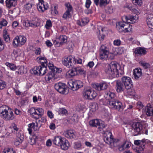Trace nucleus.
I'll list each match as a JSON object with an SVG mask.
<instances>
[{
    "label": "nucleus",
    "mask_w": 153,
    "mask_h": 153,
    "mask_svg": "<svg viewBox=\"0 0 153 153\" xmlns=\"http://www.w3.org/2000/svg\"><path fill=\"white\" fill-rule=\"evenodd\" d=\"M120 66L115 62H112L110 64H108L105 70V72L111 76L114 75L116 77H119V73L122 75L121 70H120Z\"/></svg>",
    "instance_id": "nucleus-1"
},
{
    "label": "nucleus",
    "mask_w": 153,
    "mask_h": 153,
    "mask_svg": "<svg viewBox=\"0 0 153 153\" xmlns=\"http://www.w3.org/2000/svg\"><path fill=\"white\" fill-rule=\"evenodd\" d=\"M1 116L6 120H13L14 118L13 113L9 107L4 105L0 108Z\"/></svg>",
    "instance_id": "nucleus-2"
},
{
    "label": "nucleus",
    "mask_w": 153,
    "mask_h": 153,
    "mask_svg": "<svg viewBox=\"0 0 153 153\" xmlns=\"http://www.w3.org/2000/svg\"><path fill=\"white\" fill-rule=\"evenodd\" d=\"M104 141L109 145V147L111 149H114L118 145V141L114 140L111 133L108 131L105 133L104 135Z\"/></svg>",
    "instance_id": "nucleus-3"
},
{
    "label": "nucleus",
    "mask_w": 153,
    "mask_h": 153,
    "mask_svg": "<svg viewBox=\"0 0 153 153\" xmlns=\"http://www.w3.org/2000/svg\"><path fill=\"white\" fill-rule=\"evenodd\" d=\"M76 62L75 57L71 56L65 57L62 59V63L64 65L68 68H72Z\"/></svg>",
    "instance_id": "nucleus-4"
},
{
    "label": "nucleus",
    "mask_w": 153,
    "mask_h": 153,
    "mask_svg": "<svg viewBox=\"0 0 153 153\" xmlns=\"http://www.w3.org/2000/svg\"><path fill=\"white\" fill-rule=\"evenodd\" d=\"M112 108L116 109L118 111H122L123 109V106L122 103L119 100L114 99L109 101L108 103Z\"/></svg>",
    "instance_id": "nucleus-5"
},
{
    "label": "nucleus",
    "mask_w": 153,
    "mask_h": 153,
    "mask_svg": "<svg viewBox=\"0 0 153 153\" xmlns=\"http://www.w3.org/2000/svg\"><path fill=\"white\" fill-rule=\"evenodd\" d=\"M26 39L23 36H16L13 39V44L15 47L21 46L26 42Z\"/></svg>",
    "instance_id": "nucleus-6"
},
{
    "label": "nucleus",
    "mask_w": 153,
    "mask_h": 153,
    "mask_svg": "<svg viewBox=\"0 0 153 153\" xmlns=\"http://www.w3.org/2000/svg\"><path fill=\"white\" fill-rule=\"evenodd\" d=\"M55 89L59 93L66 94L68 93V88L66 85L64 83L59 82L54 85Z\"/></svg>",
    "instance_id": "nucleus-7"
},
{
    "label": "nucleus",
    "mask_w": 153,
    "mask_h": 153,
    "mask_svg": "<svg viewBox=\"0 0 153 153\" xmlns=\"http://www.w3.org/2000/svg\"><path fill=\"white\" fill-rule=\"evenodd\" d=\"M67 40V37L64 35L60 36L56 39L53 40V43L57 47H59L66 43Z\"/></svg>",
    "instance_id": "nucleus-8"
},
{
    "label": "nucleus",
    "mask_w": 153,
    "mask_h": 153,
    "mask_svg": "<svg viewBox=\"0 0 153 153\" xmlns=\"http://www.w3.org/2000/svg\"><path fill=\"white\" fill-rule=\"evenodd\" d=\"M132 131H134V136L140 134L142 132V125L140 123L137 122L134 123L132 126Z\"/></svg>",
    "instance_id": "nucleus-9"
},
{
    "label": "nucleus",
    "mask_w": 153,
    "mask_h": 153,
    "mask_svg": "<svg viewBox=\"0 0 153 153\" xmlns=\"http://www.w3.org/2000/svg\"><path fill=\"white\" fill-rule=\"evenodd\" d=\"M69 87L73 91L77 90L83 86L82 82L80 80L71 81L69 82Z\"/></svg>",
    "instance_id": "nucleus-10"
},
{
    "label": "nucleus",
    "mask_w": 153,
    "mask_h": 153,
    "mask_svg": "<svg viewBox=\"0 0 153 153\" xmlns=\"http://www.w3.org/2000/svg\"><path fill=\"white\" fill-rule=\"evenodd\" d=\"M109 53V49L108 48L104 45H102L100 48V57L101 59H106L108 58Z\"/></svg>",
    "instance_id": "nucleus-11"
},
{
    "label": "nucleus",
    "mask_w": 153,
    "mask_h": 153,
    "mask_svg": "<svg viewBox=\"0 0 153 153\" xmlns=\"http://www.w3.org/2000/svg\"><path fill=\"white\" fill-rule=\"evenodd\" d=\"M121 82L126 87V89L128 90L131 88L132 85V82L130 77L123 76L121 78Z\"/></svg>",
    "instance_id": "nucleus-12"
},
{
    "label": "nucleus",
    "mask_w": 153,
    "mask_h": 153,
    "mask_svg": "<svg viewBox=\"0 0 153 153\" xmlns=\"http://www.w3.org/2000/svg\"><path fill=\"white\" fill-rule=\"evenodd\" d=\"M97 95L95 91L89 89L85 90L84 94L85 98L90 100L94 99L97 96Z\"/></svg>",
    "instance_id": "nucleus-13"
},
{
    "label": "nucleus",
    "mask_w": 153,
    "mask_h": 153,
    "mask_svg": "<svg viewBox=\"0 0 153 153\" xmlns=\"http://www.w3.org/2000/svg\"><path fill=\"white\" fill-rule=\"evenodd\" d=\"M138 16L137 15L135 16L128 15L127 16H125L123 17V20H126V22L130 23H134L137 22L138 21Z\"/></svg>",
    "instance_id": "nucleus-14"
},
{
    "label": "nucleus",
    "mask_w": 153,
    "mask_h": 153,
    "mask_svg": "<svg viewBox=\"0 0 153 153\" xmlns=\"http://www.w3.org/2000/svg\"><path fill=\"white\" fill-rule=\"evenodd\" d=\"M124 22H120L117 24L116 28L120 32H126V29L128 27V24Z\"/></svg>",
    "instance_id": "nucleus-15"
},
{
    "label": "nucleus",
    "mask_w": 153,
    "mask_h": 153,
    "mask_svg": "<svg viewBox=\"0 0 153 153\" xmlns=\"http://www.w3.org/2000/svg\"><path fill=\"white\" fill-rule=\"evenodd\" d=\"M108 86V85L105 82L96 83L93 85V87L96 90L101 91L106 90Z\"/></svg>",
    "instance_id": "nucleus-16"
},
{
    "label": "nucleus",
    "mask_w": 153,
    "mask_h": 153,
    "mask_svg": "<svg viewBox=\"0 0 153 153\" xmlns=\"http://www.w3.org/2000/svg\"><path fill=\"white\" fill-rule=\"evenodd\" d=\"M115 89L117 92L121 93L124 91L126 87L121 81L118 80L116 82Z\"/></svg>",
    "instance_id": "nucleus-17"
},
{
    "label": "nucleus",
    "mask_w": 153,
    "mask_h": 153,
    "mask_svg": "<svg viewBox=\"0 0 153 153\" xmlns=\"http://www.w3.org/2000/svg\"><path fill=\"white\" fill-rule=\"evenodd\" d=\"M16 137L14 143L15 145L17 146L22 143L24 139V136L19 132H18L16 133Z\"/></svg>",
    "instance_id": "nucleus-18"
},
{
    "label": "nucleus",
    "mask_w": 153,
    "mask_h": 153,
    "mask_svg": "<svg viewBox=\"0 0 153 153\" xmlns=\"http://www.w3.org/2000/svg\"><path fill=\"white\" fill-rule=\"evenodd\" d=\"M134 144L136 145H140L139 147V151H142L145 148V146L146 143L145 140L143 139L141 140H134Z\"/></svg>",
    "instance_id": "nucleus-19"
},
{
    "label": "nucleus",
    "mask_w": 153,
    "mask_h": 153,
    "mask_svg": "<svg viewBox=\"0 0 153 153\" xmlns=\"http://www.w3.org/2000/svg\"><path fill=\"white\" fill-rule=\"evenodd\" d=\"M37 7L39 12L43 13L47 10L48 7V4L47 2L43 4H38L37 5Z\"/></svg>",
    "instance_id": "nucleus-20"
},
{
    "label": "nucleus",
    "mask_w": 153,
    "mask_h": 153,
    "mask_svg": "<svg viewBox=\"0 0 153 153\" xmlns=\"http://www.w3.org/2000/svg\"><path fill=\"white\" fill-rule=\"evenodd\" d=\"M145 111L148 116H151L153 115V107L150 104H148L146 106Z\"/></svg>",
    "instance_id": "nucleus-21"
},
{
    "label": "nucleus",
    "mask_w": 153,
    "mask_h": 153,
    "mask_svg": "<svg viewBox=\"0 0 153 153\" xmlns=\"http://www.w3.org/2000/svg\"><path fill=\"white\" fill-rule=\"evenodd\" d=\"M65 137L69 138H73L75 137L74 131L72 130H66L63 134Z\"/></svg>",
    "instance_id": "nucleus-22"
},
{
    "label": "nucleus",
    "mask_w": 153,
    "mask_h": 153,
    "mask_svg": "<svg viewBox=\"0 0 153 153\" xmlns=\"http://www.w3.org/2000/svg\"><path fill=\"white\" fill-rule=\"evenodd\" d=\"M39 127L38 126L37 123H36V125L34 123L29 124L28 125V128L27 129L29 134H31L32 131V129L34 131H36L39 129Z\"/></svg>",
    "instance_id": "nucleus-23"
},
{
    "label": "nucleus",
    "mask_w": 153,
    "mask_h": 153,
    "mask_svg": "<svg viewBox=\"0 0 153 153\" xmlns=\"http://www.w3.org/2000/svg\"><path fill=\"white\" fill-rule=\"evenodd\" d=\"M17 0H6L5 1L6 6L10 8L12 7H15L17 4Z\"/></svg>",
    "instance_id": "nucleus-24"
},
{
    "label": "nucleus",
    "mask_w": 153,
    "mask_h": 153,
    "mask_svg": "<svg viewBox=\"0 0 153 153\" xmlns=\"http://www.w3.org/2000/svg\"><path fill=\"white\" fill-rule=\"evenodd\" d=\"M101 31L100 30H99V32H97L98 37L100 40H103L105 37V35H103V32H105L107 30L106 28L102 27L101 29Z\"/></svg>",
    "instance_id": "nucleus-25"
},
{
    "label": "nucleus",
    "mask_w": 153,
    "mask_h": 153,
    "mask_svg": "<svg viewBox=\"0 0 153 153\" xmlns=\"http://www.w3.org/2000/svg\"><path fill=\"white\" fill-rule=\"evenodd\" d=\"M61 145L59 146L61 147V148L64 150H67L69 147L70 146V145L68 141L66 140L65 138L62 142Z\"/></svg>",
    "instance_id": "nucleus-26"
},
{
    "label": "nucleus",
    "mask_w": 153,
    "mask_h": 153,
    "mask_svg": "<svg viewBox=\"0 0 153 153\" xmlns=\"http://www.w3.org/2000/svg\"><path fill=\"white\" fill-rule=\"evenodd\" d=\"M61 136H57L54 137L53 140V143L56 145L59 146L62 143V142L64 139Z\"/></svg>",
    "instance_id": "nucleus-27"
},
{
    "label": "nucleus",
    "mask_w": 153,
    "mask_h": 153,
    "mask_svg": "<svg viewBox=\"0 0 153 153\" xmlns=\"http://www.w3.org/2000/svg\"><path fill=\"white\" fill-rule=\"evenodd\" d=\"M136 54L143 55L146 53V51L145 48L138 47L136 48L135 51Z\"/></svg>",
    "instance_id": "nucleus-28"
},
{
    "label": "nucleus",
    "mask_w": 153,
    "mask_h": 153,
    "mask_svg": "<svg viewBox=\"0 0 153 153\" xmlns=\"http://www.w3.org/2000/svg\"><path fill=\"white\" fill-rule=\"evenodd\" d=\"M55 71H50L48 74L45 76V79L46 81H49L53 78L55 79Z\"/></svg>",
    "instance_id": "nucleus-29"
},
{
    "label": "nucleus",
    "mask_w": 153,
    "mask_h": 153,
    "mask_svg": "<svg viewBox=\"0 0 153 153\" xmlns=\"http://www.w3.org/2000/svg\"><path fill=\"white\" fill-rule=\"evenodd\" d=\"M78 74V73L76 71V67H75L74 68L69 70L67 73V75L69 76L70 77H72Z\"/></svg>",
    "instance_id": "nucleus-30"
},
{
    "label": "nucleus",
    "mask_w": 153,
    "mask_h": 153,
    "mask_svg": "<svg viewBox=\"0 0 153 153\" xmlns=\"http://www.w3.org/2000/svg\"><path fill=\"white\" fill-rule=\"evenodd\" d=\"M141 69L136 68L133 71V74L134 78L136 79H138L142 75Z\"/></svg>",
    "instance_id": "nucleus-31"
},
{
    "label": "nucleus",
    "mask_w": 153,
    "mask_h": 153,
    "mask_svg": "<svg viewBox=\"0 0 153 153\" xmlns=\"http://www.w3.org/2000/svg\"><path fill=\"white\" fill-rule=\"evenodd\" d=\"M100 122H101V120L97 119H94L90 120L89 122V124L91 126L97 127L99 126Z\"/></svg>",
    "instance_id": "nucleus-32"
},
{
    "label": "nucleus",
    "mask_w": 153,
    "mask_h": 153,
    "mask_svg": "<svg viewBox=\"0 0 153 153\" xmlns=\"http://www.w3.org/2000/svg\"><path fill=\"white\" fill-rule=\"evenodd\" d=\"M8 29L5 28L3 33V36L4 40L7 42H9L10 41V37L9 34L7 32Z\"/></svg>",
    "instance_id": "nucleus-33"
},
{
    "label": "nucleus",
    "mask_w": 153,
    "mask_h": 153,
    "mask_svg": "<svg viewBox=\"0 0 153 153\" xmlns=\"http://www.w3.org/2000/svg\"><path fill=\"white\" fill-rule=\"evenodd\" d=\"M36 113L35 114V116L34 117V118H38L39 117H41L44 113V110L41 108H39L36 109Z\"/></svg>",
    "instance_id": "nucleus-34"
},
{
    "label": "nucleus",
    "mask_w": 153,
    "mask_h": 153,
    "mask_svg": "<svg viewBox=\"0 0 153 153\" xmlns=\"http://www.w3.org/2000/svg\"><path fill=\"white\" fill-rule=\"evenodd\" d=\"M38 60H39L41 64V66H46L47 65V59L44 57H39L37 58Z\"/></svg>",
    "instance_id": "nucleus-35"
},
{
    "label": "nucleus",
    "mask_w": 153,
    "mask_h": 153,
    "mask_svg": "<svg viewBox=\"0 0 153 153\" xmlns=\"http://www.w3.org/2000/svg\"><path fill=\"white\" fill-rule=\"evenodd\" d=\"M39 75L42 76L46 73L47 71L46 66H39Z\"/></svg>",
    "instance_id": "nucleus-36"
},
{
    "label": "nucleus",
    "mask_w": 153,
    "mask_h": 153,
    "mask_svg": "<svg viewBox=\"0 0 153 153\" xmlns=\"http://www.w3.org/2000/svg\"><path fill=\"white\" fill-rule=\"evenodd\" d=\"M109 3V0H100L99 5L101 7H104Z\"/></svg>",
    "instance_id": "nucleus-37"
},
{
    "label": "nucleus",
    "mask_w": 153,
    "mask_h": 153,
    "mask_svg": "<svg viewBox=\"0 0 153 153\" xmlns=\"http://www.w3.org/2000/svg\"><path fill=\"white\" fill-rule=\"evenodd\" d=\"M65 5L66 7V11L71 13L73 11V7L71 4L69 3L65 4Z\"/></svg>",
    "instance_id": "nucleus-38"
},
{
    "label": "nucleus",
    "mask_w": 153,
    "mask_h": 153,
    "mask_svg": "<svg viewBox=\"0 0 153 153\" xmlns=\"http://www.w3.org/2000/svg\"><path fill=\"white\" fill-rule=\"evenodd\" d=\"M39 66H36L32 69V71L35 75H39Z\"/></svg>",
    "instance_id": "nucleus-39"
},
{
    "label": "nucleus",
    "mask_w": 153,
    "mask_h": 153,
    "mask_svg": "<svg viewBox=\"0 0 153 153\" xmlns=\"http://www.w3.org/2000/svg\"><path fill=\"white\" fill-rule=\"evenodd\" d=\"M76 71L78 73V74L81 75H83L85 76V71L83 69L80 68L79 67H76Z\"/></svg>",
    "instance_id": "nucleus-40"
},
{
    "label": "nucleus",
    "mask_w": 153,
    "mask_h": 153,
    "mask_svg": "<svg viewBox=\"0 0 153 153\" xmlns=\"http://www.w3.org/2000/svg\"><path fill=\"white\" fill-rule=\"evenodd\" d=\"M90 108L92 111H94L98 109V105L96 103H93L90 105Z\"/></svg>",
    "instance_id": "nucleus-41"
},
{
    "label": "nucleus",
    "mask_w": 153,
    "mask_h": 153,
    "mask_svg": "<svg viewBox=\"0 0 153 153\" xmlns=\"http://www.w3.org/2000/svg\"><path fill=\"white\" fill-rule=\"evenodd\" d=\"M58 113L59 114H64L65 115H67L68 114V112L64 108H60L59 110Z\"/></svg>",
    "instance_id": "nucleus-42"
},
{
    "label": "nucleus",
    "mask_w": 153,
    "mask_h": 153,
    "mask_svg": "<svg viewBox=\"0 0 153 153\" xmlns=\"http://www.w3.org/2000/svg\"><path fill=\"white\" fill-rule=\"evenodd\" d=\"M126 142H124L121 144L119 145L118 147V149L120 151L122 152L126 149L125 147V145H126Z\"/></svg>",
    "instance_id": "nucleus-43"
},
{
    "label": "nucleus",
    "mask_w": 153,
    "mask_h": 153,
    "mask_svg": "<svg viewBox=\"0 0 153 153\" xmlns=\"http://www.w3.org/2000/svg\"><path fill=\"white\" fill-rule=\"evenodd\" d=\"M5 64L7 66L10 68L12 70L14 71L16 68V66L13 64L9 62H6Z\"/></svg>",
    "instance_id": "nucleus-44"
},
{
    "label": "nucleus",
    "mask_w": 153,
    "mask_h": 153,
    "mask_svg": "<svg viewBox=\"0 0 153 153\" xmlns=\"http://www.w3.org/2000/svg\"><path fill=\"white\" fill-rule=\"evenodd\" d=\"M106 126L104 124L103 122H100V124L98 126V128L100 129V131L103 130V131H105L104 129L105 128Z\"/></svg>",
    "instance_id": "nucleus-45"
},
{
    "label": "nucleus",
    "mask_w": 153,
    "mask_h": 153,
    "mask_svg": "<svg viewBox=\"0 0 153 153\" xmlns=\"http://www.w3.org/2000/svg\"><path fill=\"white\" fill-rule=\"evenodd\" d=\"M147 25L149 28L153 29V19L146 20Z\"/></svg>",
    "instance_id": "nucleus-46"
},
{
    "label": "nucleus",
    "mask_w": 153,
    "mask_h": 153,
    "mask_svg": "<svg viewBox=\"0 0 153 153\" xmlns=\"http://www.w3.org/2000/svg\"><path fill=\"white\" fill-rule=\"evenodd\" d=\"M36 109L34 107H32L30 108L29 110V112L31 114L33 117L34 118V117L35 116V114L36 113Z\"/></svg>",
    "instance_id": "nucleus-47"
},
{
    "label": "nucleus",
    "mask_w": 153,
    "mask_h": 153,
    "mask_svg": "<svg viewBox=\"0 0 153 153\" xmlns=\"http://www.w3.org/2000/svg\"><path fill=\"white\" fill-rule=\"evenodd\" d=\"M71 17V13L66 11L63 14L62 18L65 19H66L67 18H69Z\"/></svg>",
    "instance_id": "nucleus-48"
},
{
    "label": "nucleus",
    "mask_w": 153,
    "mask_h": 153,
    "mask_svg": "<svg viewBox=\"0 0 153 153\" xmlns=\"http://www.w3.org/2000/svg\"><path fill=\"white\" fill-rule=\"evenodd\" d=\"M105 12L108 14H111L113 13V8L112 7H108L105 9Z\"/></svg>",
    "instance_id": "nucleus-49"
},
{
    "label": "nucleus",
    "mask_w": 153,
    "mask_h": 153,
    "mask_svg": "<svg viewBox=\"0 0 153 153\" xmlns=\"http://www.w3.org/2000/svg\"><path fill=\"white\" fill-rule=\"evenodd\" d=\"M6 85V82L3 81L0 79V90L4 88Z\"/></svg>",
    "instance_id": "nucleus-50"
},
{
    "label": "nucleus",
    "mask_w": 153,
    "mask_h": 153,
    "mask_svg": "<svg viewBox=\"0 0 153 153\" xmlns=\"http://www.w3.org/2000/svg\"><path fill=\"white\" fill-rule=\"evenodd\" d=\"M133 3L136 5L140 6L142 4V0H132Z\"/></svg>",
    "instance_id": "nucleus-51"
},
{
    "label": "nucleus",
    "mask_w": 153,
    "mask_h": 153,
    "mask_svg": "<svg viewBox=\"0 0 153 153\" xmlns=\"http://www.w3.org/2000/svg\"><path fill=\"white\" fill-rule=\"evenodd\" d=\"M81 144L79 142H76L74 143V148L75 149H79L81 147Z\"/></svg>",
    "instance_id": "nucleus-52"
},
{
    "label": "nucleus",
    "mask_w": 153,
    "mask_h": 153,
    "mask_svg": "<svg viewBox=\"0 0 153 153\" xmlns=\"http://www.w3.org/2000/svg\"><path fill=\"white\" fill-rule=\"evenodd\" d=\"M52 26V24L51 20H48L47 21L46 24L45 25V27L47 29H49V28Z\"/></svg>",
    "instance_id": "nucleus-53"
},
{
    "label": "nucleus",
    "mask_w": 153,
    "mask_h": 153,
    "mask_svg": "<svg viewBox=\"0 0 153 153\" xmlns=\"http://www.w3.org/2000/svg\"><path fill=\"white\" fill-rule=\"evenodd\" d=\"M12 55L14 56L15 58H16L20 56V53L18 51H14Z\"/></svg>",
    "instance_id": "nucleus-54"
},
{
    "label": "nucleus",
    "mask_w": 153,
    "mask_h": 153,
    "mask_svg": "<svg viewBox=\"0 0 153 153\" xmlns=\"http://www.w3.org/2000/svg\"><path fill=\"white\" fill-rule=\"evenodd\" d=\"M48 67L51 71H55V68L53 64L49 63Z\"/></svg>",
    "instance_id": "nucleus-55"
},
{
    "label": "nucleus",
    "mask_w": 153,
    "mask_h": 153,
    "mask_svg": "<svg viewBox=\"0 0 153 153\" xmlns=\"http://www.w3.org/2000/svg\"><path fill=\"white\" fill-rule=\"evenodd\" d=\"M88 22V20L86 18H84L81 20L82 26H84Z\"/></svg>",
    "instance_id": "nucleus-56"
},
{
    "label": "nucleus",
    "mask_w": 153,
    "mask_h": 153,
    "mask_svg": "<svg viewBox=\"0 0 153 153\" xmlns=\"http://www.w3.org/2000/svg\"><path fill=\"white\" fill-rule=\"evenodd\" d=\"M113 43L114 45L118 46L120 45L121 41L120 39L116 40L114 41Z\"/></svg>",
    "instance_id": "nucleus-57"
},
{
    "label": "nucleus",
    "mask_w": 153,
    "mask_h": 153,
    "mask_svg": "<svg viewBox=\"0 0 153 153\" xmlns=\"http://www.w3.org/2000/svg\"><path fill=\"white\" fill-rule=\"evenodd\" d=\"M32 4L27 3L25 5V8L27 10H29L32 7Z\"/></svg>",
    "instance_id": "nucleus-58"
},
{
    "label": "nucleus",
    "mask_w": 153,
    "mask_h": 153,
    "mask_svg": "<svg viewBox=\"0 0 153 153\" xmlns=\"http://www.w3.org/2000/svg\"><path fill=\"white\" fill-rule=\"evenodd\" d=\"M3 152L4 153H16L11 149L9 148H7Z\"/></svg>",
    "instance_id": "nucleus-59"
},
{
    "label": "nucleus",
    "mask_w": 153,
    "mask_h": 153,
    "mask_svg": "<svg viewBox=\"0 0 153 153\" xmlns=\"http://www.w3.org/2000/svg\"><path fill=\"white\" fill-rule=\"evenodd\" d=\"M143 105L142 103L140 101H138L137 102V108L139 109L142 108L143 107Z\"/></svg>",
    "instance_id": "nucleus-60"
},
{
    "label": "nucleus",
    "mask_w": 153,
    "mask_h": 153,
    "mask_svg": "<svg viewBox=\"0 0 153 153\" xmlns=\"http://www.w3.org/2000/svg\"><path fill=\"white\" fill-rule=\"evenodd\" d=\"M91 4L90 0H86L85 2V6L87 8H88Z\"/></svg>",
    "instance_id": "nucleus-61"
},
{
    "label": "nucleus",
    "mask_w": 153,
    "mask_h": 153,
    "mask_svg": "<svg viewBox=\"0 0 153 153\" xmlns=\"http://www.w3.org/2000/svg\"><path fill=\"white\" fill-rule=\"evenodd\" d=\"M148 14L147 16L146 20H151L153 19V15L151 13H147Z\"/></svg>",
    "instance_id": "nucleus-62"
},
{
    "label": "nucleus",
    "mask_w": 153,
    "mask_h": 153,
    "mask_svg": "<svg viewBox=\"0 0 153 153\" xmlns=\"http://www.w3.org/2000/svg\"><path fill=\"white\" fill-rule=\"evenodd\" d=\"M141 65L144 67L145 68H148L149 67V64L147 63H146L145 62H141Z\"/></svg>",
    "instance_id": "nucleus-63"
},
{
    "label": "nucleus",
    "mask_w": 153,
    "mask_h": 153,
    "mask_svg": "<svg viewBox=\"0 0 153 153\" xmlns=\"http://www.w3.org/2000/svg\"><path fill=\"white\" fill-rule=\"evenodd\" d=\"M148 9L153 12V1L150 4Z\"/></svg>",
    "instance_id": "nucleus-64"
}]
</instances>
